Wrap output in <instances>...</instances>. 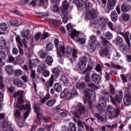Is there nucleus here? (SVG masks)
Listing matches in <instances>:
<instances>
[{
	"label": "nucleus",
	"mask_w": 131,
	"mask_h": 131,
	"mask_svg": "<svg viewBox=\"0 0 131 131\" xmlns=\"http://www.w3.org/2000/svg\"><path fill=\"white\" fill-rule=\"evenodd\" d=\"M94 92L93 89H85L83 91V94L85 96V99L86 100V97H90V94H92Z\"/></svg>",
	"instance_id": "obj_22"
},
{
	"label": "nucleus",
	"mask_w": 131,
	"mask_h": 131,
	"mask_svg": "<svg viewBox=\"0 0 131 131\" xmlns=\"http://www.w3.org/2000/svg\"><path fill=\"white\" fill-rule=\"evenodd\" d=\"M86 63H88V57L85 56H81L79 58V61L78 66L80 70H83L86 67Z\"/></svg>",
	"instance_id": "obj_4"
},
{
	"label": "nucleus",
	"mask_w": 131,
	"mask_h": 131,
	"mask_svg": "<svg viewBox=\"0 0 131 131\" xmlns=\"http://www.w3.org/2000/svg\"><path fill=\"white\" fill-rule=\"evenodd\" d=\"M102 98L106 100V101H109V98L111 96L109 93L107 92H102Z\"/></svg>",
	"instance_id": "obj_34"
},
{
	"label": "nucleus",
	"mask_w": 131,
	"mask_h": 131,
	"mask_svg": "<svg viewBox=\"0 0 131 131\" xmlns=\"http://www.w3.org/2000/svg\"><path fill=\"white\" fill-rule=\"evenodd\" d=\"M53 48H54V45L51 43H49L46 47V50L47 52H50V51H52L53 50Z\"/></svg>",
	"instance_id": "obj_51"
},
{
	"label": "nucleus",
	"mask_w": 131,
	"mask_h": 131,
	"mask_svg": "<svg viewBox=\"0 0 131 131\" xmlns=\"http://www.w3.org/2000/svg\"><path fill=\"white\" fill-rule=\"evenodd\" d=\"M69 114V112L68 111L66 110L62 112L60 114V116L62 117V118H64V117H66Z\"/></svg>",
	"instance_id": "obj_59"
},
{
	"label": "nucleus",
	"mask_w": 131,
	"mask_h": 131,
	"mask_svg": "<svg viewBox=\"0 0 131 131\" xmlns=\"http://www.w3.org/2000/svg\"><path fill=\"white\" fill-rule=\"evenodd\" d=\"M77 125L79 127H81L83 128L84 127V125H85V123L80 120H78L77 121Z\"/></svg>",
	"instance_id": "obj_47"
},
{
	"label": "nucleus",
	"mask_w": 131,
	"mask_h": 131,
	"mask_svg": "<svg viewBox=\"0 0 131 131\" xmlns=\"http://www.w3.org/2000/svg\"><path fill=\"white\" fill-rule=\"evenodd\" d=\"M69 7V3L67 0H65L62 3V8H63V11H67V9H68V7Z\"/></svg>",
	"instance_id": "obj_43"
},
{
	"label": "nucleus",
	"mask_w": 131,
	"mask_h": 131,
	"mask_svg": "<svg viewBox=\"0 0 131 131\" xmlns=\"http://www.w3.org/2000/svg\"><path fill=\"white\" fill-rule=\"evenodd\" d=\"M85 7L86 10H91L93 8V4L89 0H86L85 2Z\"/></svg>",
	"instance_id": "obj_28"
},
{
	"label": "nucleus",
	"mask_w": 131,
	"mask_h": 131,
	"mask_svg": "<svg viewBox=\"0 0 131 131\" xmlns=\"http://www.w3.org/2000/svg\"><path fill=\"white\" fill-rule=\"evenodd\" d=\"M7 46V42L6 40L3 37L0 38V50H4Z\"/></svg>",
	"instance_id": "obj_21"
},
{
	"label": "nucleus",
	"mask_w": 131,
	"mask_h": 131,
	"mask_svg": "<svg viewBox=\"0 0 131 131\" xmlns=\"http://www.w3.org/2000/svg\"><path fill=\"white\" fill-rule=\"evenodd\" d=\"M60 98H66L67 100H70L72 96L71 93L69 92V90L65 89L64 91L61 93L60 95Z\"/></svg>",
	"instance_id": "obj_6"
},
{
	"label": "nucleus",
	"mask_w": 131,
	"mask_h": 131,
	"mask_svg": "<svg viewBox=\"0 0 131 131\" xmlns=\"http://www.w3.org/2000/svg\"><path fill=\"white\" fill-rule=\"evenodd\" d=\"M94 25H97V26H99L103 28V27H105L106 25L107 24V21L105 17L103 16H100L99 19L95 20L93 21Z\"/></svg>",
	"instance_id": "obj_5"
},
{
	"label": "nucleus",
	"mask_w": 131,
	"mask_h": 131,
	"mask_svg": "<svg viewBox=\"0 0 131 131\" xmlns=\"http://www.w3.org/2000/svg\"><path fill=\"white\" fill-rule=\"evenodd\" d=\"M115 3H113V2H110V1H108L107 4V7L108 10H113L114 8L115 7Z\"/></svg>",
	"instance_id": "obj_39"
},
{
	"label": "nucleus",
	"mask_w": 131,
	"mask_h": 131,
	"mask_svg": "<svg viewBox=\"0 0 131 131\" xmlns=\"http://www.w3.org/2000/svg\"><path fill=\"white\" fill-rule=\"evenodd\" d=\"M122 19L124 20V21H128L129 19V16H128V14L126 13H123L122 14Z\"/></svg>",
	"instance_id": "obj_58"
},
{
	"label": "nucleus",
	"mask_w": 131,
	"mask_h": 131,
	"mask_svg": "<svg viewBox=\"0 0 131 131\" xmlns=\"http://www.w3.org/2000/svg\"><path fill=\"white\" fill-rule=\"evenodd\" d=\"M54 124H55V123L52 122L50 125H47L46 127L47 130H51V129L54 127Z\"/></svg>",
	"instance_id": "obj_61"
},
{
	"label": "nucleus",
	"mask_w": 131,
	"mask_h": 131,
	"mask_svg": "<svg viewBox=\"0 0 131 131\" xmlns=\"http://www.w3.org/2000/svg\"><path fill=\"white\" fill-rule=\"evenodd\" d=\"M30 34V32L29 30H24L21 32V36L27 39L28 38Z\"/></svg>",
	"instance_id": "obj_33"
},
{
	"label": "nucleus",
	"mask_w": 131,
	"mask_h": 131,
	"mask_svg": "<svg viewBox=\"0 0 131 131\" xmlns=\"http://www.w3.org/2000/svg\"><path fill=\"white\" fill-rule=\"evenodd\" d=\"M102 53L104 56H108V55H109V54H110L109 49H108V48L103 49L102 51Z\"/></svg>",
	"instance_id": "obj_52"
},
{
	"label": "nucleus",
	"mask_w": 131,
	"mask_h": 131,
	"mask_svg": "<svg viewBox=\"0 0 131 131\" xmlns=\"http://www.w3.org/2000/svg\"><path fill=\"white\" fill-rule=\"evenodd\" d=\"M17 43H18V48L19 52V55L20 56H23L24 52H23V48H22L21 47H23V45L22 44V41H21V39L20 38V37L17 36L15 38Z\"/></svg>",
	"instance_id": "obj_8"
},
{
	"label": "nucleus",
	"mask_w": 131,
	"mask_h": 131,
	"mask_svg": "<svg viewBox=\"0 0 131 131\" xmlns=\"http://www.w3.org/2000/svg\"><path fill=\"white\" fill-rule=\"evenodd\" d=\"M53 62H54V59L52 56H48L46 58V62L48 65L51 66L53 64Z\"/></svg>",
	"instance_id": "obj_32"
},
{
	"label": "nucleus",
	"mask_w": 131,
	"mask_h": 131,
	"mask_svg": "<svg viewBox=\"0 0 131 131\" xmlns=\"http://www.w3.org/2000/svg\"><path fill=\"white\" fill-rule=\"evenodd\" d=\"M96 41H97V38L96 36L94 35L91 36L89 41V43L94 45Z\"/></svg>",
	"instance_id": "obj_42"
},
{
	"label": "nucleus",
	"mask_w": 131,
	"mask_h": 131,
	"mask_svg": "<svg viewBox=\"0 0 131 131\" xmlns=\"http://www.w3.org/2000/svg\"><path fill=\"white\" fill-rule=\"evenodd\" d=\"M55 104H56V100L55 99H51L50 100H48L46 103V104L48 107H51V106L55 105Z\"/></svg>",
	"instance_id": "obj_35"
},
{
	"label": "nucleus",
	"mask_w": 131,
	"mask_h": 131,
	"mask_svg": "<svg viewBox=\"0 0 131 131\" xmlns=\"http://www.w3.org/2000/svg\"><path fill=\"white\" fill-rule=\"evenodd\" d=\"M46 64L43 63H41L40 65H39L38 67L37 72H38V73H40V72L43 71L45 68H46Z\"/></svg>",
	"instance_id": "obj_37"
},
{
	"label": "nucleus",
	"mask_w": 131,
	"mask_h": 131,
	"mask_svg": "<svg viewBox=\"0 0 131 131\" xmlns=\"http://www.w3.org/2000/svg\"><path fill=\"white\" fill-rule=\"evenodd\" d=\"M124 105L129 106L131 104V97L129 95H126L123 98Z\"/></svg>",
	"instance_id": "obj_18"
},
{
	"label": "nucleus",
	"mask_w": 131,
	"mask_h": 131,
	"mask_svg": "<svg viewBox=\"0 0 131 131\" xmlns=\"http://www.w3.org/2000/svg\"><path fill=\"white\" fill-rule=\"evenodd\" d=\"M86 17L87 19L90 20H93V19H96V11L95 9H92L86 12Z\"/></svg>",
	"instance_id": "obj_7"
},
{
	"label": "nucleus",
	"mask_w": 131,
	"mask_h": 131,
	"mask_svg": "<svg viewBox=\"0 0 131 131\" xmlns=\"http://www.w3.org/2000/svg\"><path fill=\"white\" fill-rule=\"evenodd\" d=\"M68 11L66 10H62L61 17H62V21L63 23L66 24L68 21V17H69Z\"/></svg>",
	"instance_id": "obj_14"
},
{
	"label": "nucleus",
	"mask_w": 131,
	"mask_h": 131,
	"mask_svg": "<svg viewBox=\"0 0 131 131\" xmlns=\"http://www.w3.org/2000/svg\"><path fill=\"white\" fill-rule=\"evenodd\" d=\"M122 98H123V93L119 92L116 94L115 99L112 96H110L111 102L114 106L119 107L120 103L122 102Z\"/></svg>",
	"instance_id": "obj_1"
},
{
	"label": "nucleus",
	"mask_w": 131,
	"mask_h": 131,
	"mask_svg": "<svg viewBox=\"0 0 131 131\" xmlns=\"http://www.w3.org/2000/svg\"><path fill=\"white\" fill-rule=\"evenodd\" d=\"M5 70L6 72L9 74V75H12L13 72H14V70L13 69V66L11 64H9L5 67Z\"/></svg>",
	"instance_id": "obj_17"
},
{
	"label": "nucleus",
	"mask_w": 131,
	"mask_h": 131,
	"mask_svg": "<svg viewBox=\"0 0 131 131\" xmlns=\"http://www.w3.org/2000/svg\"><path fill=\"white\" fill-rule=\"evenodd\" d=\"M123 41V40L122 39V38L119 36H118L116 37V43L118 45H119V46L122 44Z\"/></svg>",
	"instance_id": "obj_54"
},
{
	"label": "nucleus",
	"mask_w": 131,
	"mask_h": 131,
	"mask_svg": "<svg viewBox=\"0 0 131 131\" xmlns=\"http://www.w3.org/2000/svg\"><path fill=\"white\" fill-rule=\"evenodd\" d=\"M9 23H10L12 26H18V21L17 20H10Z\"/></svg>",
	"instance_id": "obj_62"
},
{
	"label": "nucleus",
	"mask_w": 131,
	"mask_h": 131,
	"mask_svg": "<svg viewBox=\"0 0 131 131\" xmlns=\"http://www.w3.org/2000/svg\"><path fill=\"white\" fill-rule=\"evenodd\" d=\"M120 34L122 35L124 37V38L125 39V41L129 48H130L131 44H130V41L129 40V37L128 35H129V33L126 32L125 34L123 33H121Z\"/></svg>",
	"instance_id": "obj_13"
},
{
	"label": "nucleus",
	"mask_w": 131,
	"mask_h": 131,
	"mask_svg": "<svg viewBox=\"0 0 131 131\" xmlns=\"http://www.w3.org/2000/svg\"><path fill=\"white\" fill-rule=\"evenodd\" d=\"M54 89L55 92H57V93H60L62 91V86L59 83H56L54 85Z\"/></svg>",
	"instance_id": "obj_25"
},
{
	"label": "nucleus",
	"mask_w": 131,
	"mask_h": 131,
	"mask_svg": "<svg viewBox=\"0 0 131 131\" xmlns=\"http://www.w3.org/2000/svg\"><path fill=\"white\" fill-rule=\"evenodd\" d=\"M103 115H102V114L100 113V114L95 113L94 114V116L96 117L98 119L99 122H103L106 120V113L105 112H103Z\"/></svg>",
	"instance_id": "obj_10"
},
{
	"label": "nucleus",
	"mask_w": 131,
	"mask_h": 131,
	"mask_svg": "<svg viewBox=\"0 0 131 131\" xmlns=\"http://www.w3.org/2000/svg\"><path fill=\"white\" fill-rule=\"evenodd\" d=\"M113 54V58L115 60H118V59L121 57L120 54L116 50L114 51Z\"/></svg>",
	"instance_id": "obj_36"
},
{
	"label": "nucleus",
	"mask_w": 131,
	"mask_h": 131,
	"mask_svg": "<svg viewBox=\"0 0 131 131\" xmlns=\"http://www.w3.org/2000/svg\"><path fill=\"white\" fill-rule=\"evenodd\" d=\"M89 46H88V51L90 52V53H93L94 52V46H93V45L94 44H91L89 43Z\"/></svg>",
	"instance_id": "obj_64"
},
{
	"label": "nucleus",
	"mask_w": 131,
	"mask_h": 131,
	"mask_svg": "<svg viewBox=\"0 0 131 131\" xmlns=\"http://www.w3.org/2000/svg\"><path fill=\"white\" fill-rule=\"evenodd\" d=\"M49 36H50V34H49V33L44 32L42 33L40 39H46V38H47V37H49Z\"/></svg>",
	"instance_id": "obj_56"
},
{
	"label": "nucleus",
	"mask_w": 131,
	"mask_h": 131,
	"mask_svg": "<svg viewBox=\"0 0 131 131\" xmlns=\"http://www.w3.org/2000/svg\"><path fill=\"white\" fill-rule=\"evenodd\" d=\"M0 28L2 31H7L8 30V25L5 23L1 24Z\"/></svg>",
	"instance_id": "obj_45"
},
{
	"label": "nucleus",
	"mask_w": 131,
	"mask_h": 131,
	"mask_svg": "<svg viewBox=\"0 0 131 131\" xmlns=\"http://www.w3.org/2000/svg\"><path fill=\"white\" fill-rule=\"evenodd\" d=\"M24 95V92L23 91L18 90L17 92H15L14 94V98H17V97H19V98H22Z\"/></svg>",
	"instance_id": "obj_30"
},
{
	"label": "nucleus",
	"mask_w": 131,
	"mask_h": 131,
	"mask_svg": "<svg viewBox=\"0 0 131 131\" xmlns=\"http://www.w3.org/2000/svg\"><path fill=\"white\" fill-rule=\"evenodd\" d=\"M111 17L112 18V21H114V22L117 21V19H118V15H117V13H116L115 11H113L111 13Z\"/></svg>",
	"instance_id": "obj_29"
},
{
	"label": "nucleus",
	"mask_w": 131,
	"mask_h": 131,
	"mask_svg": "<svg viewBox=\"0 0 131 131\" xmlns=\"http://www.w3.org/2000/svg\"><path fill=\"white\" fill-rule=\"evenodd\" d=\"M104 64L107 67H109L110 68H116V69H119V70L122 69V67L119 65H115V64L112 63V64H110L108 63H105Z\"/></svg>",
	"instance_id": "obj_20"
},
{
	"label": "nucleus",
	"mask_w": 131,
	"mask_h": 131,
	"mask_svg": "<svg viewBox=\"0 0 131 131\" xmlns=\"http://www.w3.org/2000/svg\"><path fill=\"white\" fill-rule=\"evenodd\" d=\"M101 42L103 47H111V44L110 42L107 40V39L103 37H101Z\"/></svg>",
	"instance_id": "obj_24"
},
{
	"label": "nucleus",
	"mask_w": 131,
	"mask_h": 131,
	"mask_svg": "<svg viewBox=\"0 0 131 131\" xmlns=\"http://www.w3.org/2000/svg\"><path fill=\"white\" fill-rule=\"evenodd\" d=\"M105 36L107 39H112L113 38V35L110 32H106L105 33Z\"/></svg>",
	"instance_id": "obj_49"
},
{
	"label": "nucleus",
	"mask_w": 131,
	"mask_h": 131,
	"mask_svg": "<svg viewBox=\"0 0 131 131\" xmlns=\"http://www.w3.org/2000/svg\"><path fill=\"white\" fill-rule=\"evenodd\" d=\"M53 84H54V75L52 74L49 80L46 82V85L47 88H49V86H53Z\"/></svg>",
	"instance_id": "obj_26"
},
{
	"label": "nucleus",
	"mask_w": 131,
	"mask_h": 131,
	"mask_svg": "<svg viewBox=\"0 0 131 131\" xmlns=\"http://www.w3.org/2000/svg\"><path fill=\"white\" fill-rule=\"evenodd\" d=\"M103 115H102V114L100 113V114L95 113L94 114V116L96 117L98 119L99 122H103L106 120V113L105 112H103Z\"/></svg>",
	"instance_id": "obj_9"
},
{
	"label": "nucleus",
	"mask_w": 131,
	"mask_h": 131,
	"mask_svg": "<svg viewBox=\"0 0 131 131\" xmlns=\"http://www.w3.org/2000/svg\"><path fill=\"white\" fill-rule=\"evenodd\" d=\"M39 55L41 59H45V58H47V56H48V53L43 52L42 50H40V51L39 52Z\"/></svg>",
	"instance_id": "obj_41"
},
{
	"label": "nucleus",
	"mask_w": 131,
	"mask_h": 131,
	"mask_svg": "<svg viewBox=\"0 0 131 131\" xmlns=\"http://www.w3.org/2000/svg\"><path fill=\"white\" fill-rule=\"evenodd\" d=\"M69 129L70 131H76V125H75L74 124V123H70L69 124Z\"/></svg>",
	"instance_id": "obj_46"
},
{
	"label": "nucleus",
	"mask_w": 131,
	"mask_h": 131,
	"mask_svg": "<svg viewBox=\"0 0 131 131\" xmlns=\"http://www.w3.org/2000/svg\"><path fill=\"white\" fill-rule=\"evenodd\" d=\"M6 58H7V54L4 51H0V63H2V61L3 60H6Z\"/></svg>",
	"instance_id": "obj_40"
},
{
	"label": "nucleus",
	"mask_w": 131,
	"mask_h": 131,
	"mask_svg": "<svg viewBox=\"0 0 131 131\" xmlns=\"http://www.w3.org/2000/svg\"><path fill=\"white\" fill-rule=\"evenodd\" d=\"M14 74L16 76H21V75H22L23 74V71H22V70H21L20 69L16 70L14 71Z\"/></svg>",
	"instance_id": "obj_50"
},
{
	"label": "nucleus",
	"mask_w": 131,
	"mask_h": 131,
	"mask_svg": "<svg viewBox=\"0 0 131 131\" xmlns=\"http://www.w3.org/2000/svg\"><path fill=\"white\" fill-rule=\"evenodd\" d=\"M70 36L73 39H76L79 36V32L74 30L72 33L70 34Z\"/></svg>",
	"instance_id": "obj_23"
},
{
	"label": "nucleus",
	"mask_w": 131,
	"mask_h": 131,
	"mask_svg": "<svg viewBox=\"0 0 131 131\" xmlns=\"http://www.w3.org/2000/svg\"><path fill=\"white\" fill-rule=\"evenodd\" d=\"M76 4L78 7H82L84 5V2L83 0H78Z\"/></svg>",
	"instance_id": "obj_57"
},
{
	"label": "nucleus",
	"mask_w": 131,
	"mask_h": 131,
	"mask_svg": "<svg viewBox=\"0 0 131 131\" xmlns=\"http://www.w3.org/2000/svg\"><path fill=\"white\" fill-rule=\"evenodd\" d=\"M85 81L87 83H89V82H91V78L90 77V73H88L85 75Z\"/></svg>",
	"instance_id": "obj_55"
},
{
	"label": "nucleus",
	"mask_w": 131,
	"mask_h": 131,
	"mask_svg": "<svg viewBox=\"0 0 131 131\" xmlns=\"http://www.w3.org/2000/svg\"><path fill=\"white\" fill-rule=\"evenodd\" d=\"M76 87L78 90H83L85 88V84L84 82H78L76 84Z\"/></svg>",
	"instance_id": "obj_31"
},
{
	"label": "nucleus",
	"mask_w": 131,
	"mask_h": 131,
	"mask_svg": "<svg viewBox=\"0 0 131 131\" xmlns=\"http://www.w3.org/2000/svg\"><path fill=\"white\" fill-rule=\"evenodd\" d=\"M106 101H107L106 100L101 97V98L99 99L98 107H105V105H106Z\"/></svg>",
	"instance_id": "obj_27"
},
{
	"label": "nucleus",
	"mask_w": 131,
	"mask_h": 131,
	"mask_svg": "<svg viewBox=\"0 0 131 131\" xmlns=\"http://www.w3.org/2000/svg\"><path fill=\"white\" fill-rule=\"evenodd\" d=\"M76 112L75 113L74 116L77 118H79V115L84 114V112H85V107L81 103H79L76 107Z\"/></svg>",
	"instance_id": "obj_3"
},
{
	"label": "nucleus",
	"mask_w": 131,
	"mask_h": 131,
	"mask_svg": "<svg viewBox=\"0 0 131 131\" xmlns=\"http://www.w3.org/2000/svg\"><path fill=\"white\" fill-rule=\"evenodd\" d=\"M91 78L95 83H100L101 81V77L97 73H93L91 76Z\"/></svg>",
	"instance_id": "obj_12"
},
{
	"label": "nucleus",
	"mask_w": 131,
	"mask_h": 131,
	"mask_svg": "<svg viewBox=\"0 0 131 131\" xmlns=\"http://www.w3.org/2000/svg\"><path fill=\"white\" fill-rule=\"evenodd\" d=\"M121 10L122 13H126L128 11H130L131 7L129 5L123 4L121 6Z\"/></svg>",
	"instance_id": "obj_16"
},
{
	"label": "nucleus",
	"mask_w": 131,
	"mask_h": 131,
	"mask_svg": "<svg viewBox=\"0 0 131 131\" xmlns=\"http://www.w3.org/2000/svg\"><path fill=\"white\" fill-rule=\"evenodd\" d=\"M107 112H108V117L109 118H115L119 115L120 111L118 107L117 108H114L112 105H108L107 107Z\"/></svg>",
	"instance_id": "obj_2"
},
{
	"label": "nucleus",
	"mask_w": 131,
	"mask_h": 131,
	"mask_svg": "<svg viewBox=\"0 0 131 131\" xmlns=\"http://www.w3.org/2000/svg\"><path fill=\"white\" fill-rule=\"evenodd\" d=\"M42 75L45 77H48V76H50V72L47 70H45L43 71Z\"/></svg>",
	"instance_id": "obj_63"
},
{
	"label": "nucleus",
	"mask_w": 131,
	"mask_h": 131,
	"mask_svg": "<svg viewBox=\"0 0 131 131\" xmlns=\"http://www.w3.org/2000/svg\"><path fill=\"white\" fill-rule=\"evenodd\" d=\"M9 125V123L7 121H4L2 123V126L3 128H7Z\"/></svg>",
	"instance_id": "obj_60"
},
{
	"label": "nucleus",
	"mask_w": 131,
	"mask_h": 131,
	"mask_svg": "<svg viewBox=\"0 0 131 131\" xmlns=\"http://www.w3.org/2000/svg\"><path fill=\"white\" fill-rule=\"evenodd\" d=\"M59 81L61 84L64 85V86H67L69 84V79L67 78V77L64 75H61L59 77Z\"/></svg>",
	"instance_id": "obj_11"
},
{
	"label": "nucleus",
	"mask_w": 131,
	"mask_h": 131,
	"mask_svg": "<svg viewBox=\"0 0 131 131\" xmlns=\"http://www.w3.org/2000/svg\"><path fill=\"white\" fill-rule=\"evenodd\" d=\"M52 72L55 75H59L61 73V70L57 68H54L53 69Z\"/></svg>",
	"instance_id": "obj_48"
},
{
	"label": "nucleus",
	"mask_w": 131,
	"mask_h": 131,
	"mask_svg": "<svg viewBox=\"0 0 131 131\" xmlns=\"http://www.w3.org/2000/svg\"><path fill=\"white\" fill-rule=\"evenodd\" d=\"M118 126L117 122H116L115 124L113 125H106V127H108V128H110L111 130H113L114 129H115L117 128V127Z\"/></svg>",
	"instance_id": "obj_38"
},
{
	"label": "nucleus",
	"mask_w": 131,
	"mask_h": 131,
	"mask_svg": "<svg viewBox=\"0 0 131 131\" xmlns=\"http://www.w3.org/2000/svg\"><path fill=\"white\" fill-rule=\"evenodd\" d=\"M65 53V48L63 46L59 47L58 49H57V56L58 58H61L62 57V55Z\"/></svg>",
	"instance_id": "obj_19"
},
{
	"label": "nucleus",
	"mask_w": 131,
	"mask_h": 131,
	"mask_svg": "<svg viewBox=\"0 0 131 131\" xmlns=\"http://www.w3.org/2000/svg\"><path fill=\"white\" fill-rule=\"evenodd\" d=\"M72 57L73 59H77V51L76 50H73V52H72Z\"/></svg>",
	"instance_id": "obj_53"
},
{
	"label": "nucleus",
	"mask_w": 131,
	"mask_h": 131,
	"mask_svg": "<svg viewBox=\"0 0 131 131\" xmlns=\"http://www.w3.org/2000/svg\"><path fill=\"white\" fill-rule=\"evenodd\" d=\"M13 84H15L17 88H22L23 86V81L19 79L15 78L13 80Z\"/></svg>",
	"instance_id": "obj_15"
},
{
	"label": "nucleus",
	"mask_w": 131,
	"mask_h": 131,
	"mask_svg": "<svg viewBox=\"0 0 131 131\" xmlns=\"http://www.w3.org/2000/svg\"><path fill=\"white\" fill-rule=\"evenodd\" d=\"M50 21H51L53 24H54V25H57V26H60V25H61V23H60V20L59 19H50Z\"/></svg>",
	"instance_id": "obj_44"
}]
</instances>
